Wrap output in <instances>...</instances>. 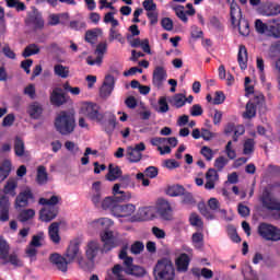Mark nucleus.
<instances>
[{
	"label": "nucleus",
	"mask_w": 280,
	"mask_h": 280,
	"mask_svg": "<svg viewBox=\"0 0 280 280\" xmlns=\"http://www.w3.org/2000/svg\"><path fill=\"white\" fill-rule=\"evenodd\" d=\"M66 257L67 258L58 253H54L50 254L49 261L57 268V270H60V272H67V270H69V264L80 257V240L70 242L66 252Z\"/></svg>",
	"instance_id": "f257e3e1"
},
{
	"label": "nucleus",
	"mask_w": 280,
	"mask_h": 280,
	"mask_svg": "<svg viewBox=\"0 0 280 280\" xmlns=\"http://www.w3.org/2000/svg\"><path fill=\"white\" fill-rule=\"evenodd\" d=\"M55 130L62 137H69L75 131V114L70 110H61L54 121Z\"/></svg>",
	"instance_id": "f03ea898"
},
{
	"label": "nucleus",
	"mask_w": 280,
	"mask_h": 280,
	"mask_svg": "<svg viewBox=\"0 0 280 280\" xmlns=\"http://www.w3.org/2000/svg\"><path fill=\"white\" fill-rule=\"evenodd\" d=\"M60 200H62V198L57 195L51 196L49 199L43 197L39 198L38 203L43 207H47L39 211V220L42 222H51V220L58 218L60 209L56 207V205H58Z\"/></svg>",
	"instance_id": "7ed1b4c3"
},
{
	"label": "nucleus",
	"mask_w": 280,
	"mask_h": 280,
	"mask_svg": "<svg viewBox=\"0 0 280 280\" xmlns=\"http://www.w3.org/2000/svg\"><path fill=\"white\" fill-rule=\"evenodd\" d=\"M121 187H124V184H115L113 187V197H106L102 201V209L104 211H110L113 215H115V209H117V205L119 202H126L127 200H130L132 198V195L130 192H126L120 190Z\"/></svg>",
	"instance_id": "20e7f679"
},
{
	"label": "nucleus",
	"mask_w": 280,
	"mask_h": 280,
	"mask_svg": "<svg viewBox=\"0 0 280 280\" xmlns=\"http://www.w3.org/2000/svg\"><path fill=\"white\" fill-rule=\"evenodd\" d=\"M153 277L155 280H174L176 279V269L174 262L168 258H161L153 268Z\"/></svg>",
	"instance_id": "39448f33"
},
{
	"label": "nucleus",
	"mask_w": 280,
	"mask_h": 280,
	"mask_svg": "<svg viewBox=\"0 0 280 280\" xmlns=\"http://www.w3.org/2000/svg\"><path fill=\"white\" fill-rule=\"evenodd\" d=\"M258 234L260 237H262V240H266L267 242L280 241V230L272 224L260 223L258 225Z\"/></svg>",
	"instance_id": "423d86ee"
},
{
	"label": "nucleus",
	"mask_w": 280,
	"mask_h": 280,
	"mask_svg": "<svg viewBox=\"0 0 280 280\" xmlns=\"http://www.w3.org/2000/svg\"><path fill=\"white\" fill-rule=\"evenodd\" d=\"M83 115L90 119V121H95L96 124H104V116L106 113L100 110V105L95 103H86L83 106Z\"/></svg>",
	"instance_id": "0eeeda50"
},
{
	"label": "nucleus",
	"mask_w": 280,
	"mask_h": 280,
	"mask_svg": "<svg viewBox=\"0 0 280 280\" xmlns=\"http://www.w3.org/2000/svg\"><path fill=\"white\" fill-rule=\"evenodd\" d=\"M83 115L90 119V121H95L96 124H104V116L106 113L100 110V105L95 103H86L83 106Z\"/></svg>",
	"instance_id": "6e6552de"
},
{
	"label": "nucleus",
	"mask_w": 280,
	"mask_h": 280,
	"mask_svg": "<svg viewBox=\"0 0 280 280\" xmlns=\"http://www.w3.org/2000/svg\"><path fill=\"white\" fill-rule=\"evenodd\" d=\"M25 25L27 27H32L34 32L43 30L45 27V20H43V14H40L37 9H33V11L30 12L25 19Z\"/></svg>",
	"instance_id": "1a4fd4ad"
},
{
	"label": "nucleus",
	"mask_w": 280,
	"mask_h": 280,
	"mask_svg": "<svg viewBox=\"0 0 280 280\" xmlns=\"http://www.w3.org/2000/svg\"><path fill=\"white\" fill-rule=\"evenodd\" d=\"M34 192L32 191V188H26L19 192V195L15 198L14 201V208L16 210L19 209H25L26 207H30V200L34 201Z\"/></svg>",
	"instance_id": "9d476101"
},
{
	"label": "nucleus",
	"mask_w": 280,
	"mask_h": 280,
	"mask_svg": "<svg viewBox=\"0 0 280 280\" xmlns=\"http://www.w3.org/2000/svg\"><path fill=\"white\" fill-rule=\"evenodd\" d=\"M156 209L160 218L162 220L170 221L174 217V209L167 199H159L156 203Z\"/></svg>",
	"instance_id": "9b49d317"
},
{
	"label": "nucleus",
	"mask_w": 280,
	"mask_h": 280,
	"mask_svg": "<svg viewBox=\"0 0 280 280\" xmlns=\"http://www.w3.org/2000/svg\"><path fill=\"white\" fill-rule=\"evenodd\" d=\"M167 80V70L163 66H156L152 74V84L155 89H161Z\"/></svg>",
	"instance_id": "f8f14e48"
},
{
	"label": "nucleus",
	"mask_w": 280,
	"mask_h": 280,
	"mask_svg": "<svg viewBox=\"0 0 280 280\" xmlns=\"http://www.w3.org/2000/svg\"><path fill=\"white\" fill-rule=\"evenodd\" d=\"M100 125L107 135H113L115 128H117V116L110 112H105L103 122H100Z\"/></svg>",
	"instance_id": "ddd939ff"
},
{
	"label": "nucleus",
	"mask_w": 280,
	"mask_h": 280,
	"mask_svg": "<svg viewBox=\"0 0 280 280\" xmlns=\"http://www.w3.org/2000/svg\"><path fill=\"white\" fill-rule=\"evenodd\" d=\"M113 91H115V77L107 74L100 89V95L103 100H106V97H110Z\"/></svg>",
	"instance_id": "4468645a"
},
{
	"label": "nucleus",
	"mask_w": 280,
	"mask_h": 280,
	"mask_svg": "<svg viewBox=\"0 0 280 280\" xmlns=\"http://www.w3.org/2000/svg\"><path fill=\"white\" fill-rule=\"evenodd\" d=\"M67 102H69V97L62 92V89L55 88L50 93V104L60 107L67 104Z\"/></svg>",
	"instance_id": "2eb2a0df"
},
{
	"label": "nucleus",
	"mask_w": 280,
	"mask_h": 280,
	"mask_svg": "<svg viewBox=\"0 0 280 280\" xmlns=\"http://www.w3.org/2000/svg\"><path fill=\"white\" fill-rule=\"evenodd\" d=\"M137 211V207L132 203L127 205H117L116 209L114 210L115 218H129Z\"/></svg>",
	"instance_id": "dca6fc26"
},
{
	"label": "nucleus",
	"mask_w": 280,
	"mask_h": 280,
	"mask_svg": "<svg viewBox=\"0 0 280 280\" xmlns=\"http://www.w3.org/2000/svg\"><path fill=\"white\" fill-rule=\"evenodd\" d=\"M189 264H191V258L186 253H182L175 259V266H176L177 272H187V270H189Z\"/></svg>",
	"instance_id": "f3484780"
},
{
	"label": "nucleus",
	"mask_w": 280,
	"mask_h": 280,
	"mask_svg": "<svg viewBox=\"0 0 280 280\" xmlns=\"http://www.w3.org/2000/svg\"><path fill=\"white\" fill-rule=\"evenodd\" d=\"M62 222H52L48 226V237L52 244H60V225Z\"/></svg>",
	"instance_id": "a211bd4d"
},
{
	"label": "nucleus",
	"mask_w": 280,
	"mask_h": 280,
	"mask_svg": "<svg viewBox=\"0 0 280 280\" xmlns=\"http://www.w3.org/2000/svg\"><path fill=\"white\" fill-rule=\"evenodd\" d=\"M125 272L126 275H130L131 277H137L138 279H141L145 277V275H148V271L145 270V268L139 265H135V261L131 262L130 266L125 267Z\"/></svg>",
	"instance_id": "6ab92c4d"
},
{
	"label": "nucleus",
	"mask_w": 280,
	"mask_h": 280,
	"mask_svg": "<svg viewBox=\"0 0 280 280\" xmlns=\"http://www.w3.org/2000/svg\"><path fill=\"white\" fill-rule=\"evenodd\" d=\"M97 255H100V243L95 241L89 242L85 249L86 259H89V261H95Z\"/></svg>",
	"instance_id": "aec40b11"
},
{
	"label": "nucleus",
	"mask_w": 280,
	"mask_h": 280,
	"mask_svg": "<svg viewBox=\"0 0 280 280\" xmlns=\"http://www.w3.org/2000/svg\"><path fill=\"white\" fill-rule=\"evenodd\" d=\"M230 16L232 25H237V22L242 20V8L233 0L230 4Z\"/></svg>",
	"instance_id": "412c9836"
},
{
	"label": "nucleus",
	"mask_w": 280,
	"mask_h": 280,
	"mask_svg": "<svg viewBox=\"0 0 280 280\" xmlns=\"http://www.w3.org/2000/svg\"><path fill=\"white\" fill-rule=\"evenodd\" d=\"M13 150L15 156H19V159H23V156H27V152L25 151V141L19 136L14 138V144Z\"/></svg>",
	"instance_id": "4be33fe9"
},
{
	"label": "nucleus",
	"mask_w": 280,
	"mask_h": 280,
	"mask_svg": "<svg viewBox=\"0 0 280 280\" xmlns=\"http://www.w3.org/2000/svg\"><path fill=\"white\" fill-rule=\"evenodd\" d=\"M124 172L119 166H114V164L108 165V172L105 176L106 180H109V183H115V180H118V178H121Z\"/></svg>",
	"instance_id": "5701e85b"
},
{
	"label": "nucleus",
	"mask_w": 280,
	"mask_h": 280,
	"mask_svg": "<svg viewBox=\"0 0 280 280\" xmlns=\"http://www.w3.org/2000/svg\"><path fill=\"white\" fill-rule=\"evenodd\" d=\"M237 62L240 65V68L244 71L248 67V50L246 49V46L241 45L238 48L237 54Z\"/></svg>",
	"instance_id": "b1692460"
},
{
	"label": "nucleus",
	"mask_w": 280,
	"mask_h": 280,
	"mask_svg": "<svg viewBox=\"0 0 280 280\" xmlns=\"http://www.w3.org/2000/svg\"><path fill=\"white\" fill-rule=\"evenodd\" d=\"M10 255V245L8 244V241L3 238V236H0V259H2L3 264H8V257Z\"/></svg>",
	"instance_id": "393cba45"
},
{
	"label": "nucleus",
	"mask_w": 280,
	"mask_h": 280,
	"mask_svg": "<svg viewBox=\"0 0 280 280\" xmlns=\"http://www.w3.org/2000/svg\"><path fill=\"white\" fill-rule=\"evenodd\" d=\"M10 172H12V162L4 160L0 165V183L10 176Z\"/></svg>",
	"instance_id": "a878e982"
},
{
	"label": "nucleus",
	"mask_w": 280,
	"mask_h": 280,
	"mask_svg": "<svg viewBox=\"0 0 280 280\" xmlns=\"http://www.w3.org/2000/svg\"><path fill=\"white\" fill-rule=\"evenodd\" d=\"M49 180V175L47 174V167L39 165L37 167L36 183L37 185H45Z\"/></svg>",
	"instance_id": "bb28decb"
},
{
	"label": "nucleus",
	"mask_w": 280,
	"mask_h": 280,
	"mask_svg": "<svg viewBox=\"0 0 280 280\" xmlns=\"http://www.w3.org/2000/svg\"><path fill=\"white\" fill-rule=\"evenodd\" d=\"M233 26L238 28L241 36H248L250 34V25L248 24V20L244 18L238 20L236 25Z\"/></svg>",
	"instance_id": "cd10ccee"
},
{
	"label": "nucleus",
	"mask_w": 280,
	"mask_h": 280,
	"mask_svg": "<svg viewBox=\"0 0 280 280\" xmlns=\"http://www.w3.org/2000/svg\"><path fill=\"white\" fill-rule=\"evenodd\" d=\"M191 242L192 246L197 250H202V248L205 247V234H202L201 232H195L191 236Z\"/></svg>",
	"instance_id": "c85d7f7f"
},
{
	"label": "nucleus",
	"mask_w": 280,
	"mask_h": 280,
	"mask_svg": "<svg viewBox=\"0 0 280 280\" xmlns=\"http://www.w3.org/2000/svg\"><path fill=\"white\" fill-rule=\"evenodd\" d=\"M28 115L31 119H40V115H43V106L38 103H33L28 107Z\"/></svg>",
	"instance_id": "c756f323"
},
{
	"label": "nucleus",
	"mask_w": 280,
	"mask_h": 280,
	"mask_svg": "<svg viewBox=\"0 0 280 280\" xmlns=\"http://www.w3.org/2000/svg\"><path fill=\"white\" fill-rule=\"evenodd\" d=\"M36 215V210L35 209H24L18 214V220L19 222H28V220H32Z\"/></svg>",
	"instance_id": "7c9ffc66"
},
{
	"label": "nucleus",
	"mask_w": 280,
	"mask_h": 280,
	"mask_svg": "<svg viewBox=\"0 0 280 280\" xmlns=\"http://www.w3.org/2000/svg\"><path fill=\"white\" fill-rule=\"evenodd\" d=\"M173 12H175L176 16L183 21V23H187L189 18H187V12H185V7L180 4H173L171 5Z\"/></svg>",
	"instance_id": "2f4dec72"
},
{
	"label": "nucleus",
	"mask_w": 280,
	"mask_h": 280,
	"mask_svg": "<svg viewBox=\"0 0 280 280\" xmlns=\"http://www.w3.org/2000/svg\"><path fill=\"white\" fill-rule=\"evenodd\" d=\"M185 190L186 189L183 187V185H173L167 187L166 194L171 198H176L178 196H183V194H185Z\"/></svg>",
	"instance_id": "473e14b6"
},
{
	"label": "nucleus",
	"mask_w": 280,
	"mask_h": 280,
	"mask_svg": "<svg viewBox=\"0 0 280 280\" xmlns=\"http://www.w3.org/2000/svg\"><path fill=\"white\" fill-rule=\"evenodd\" d=\"M113 40H117L118 43H120V45H124L126 43V38L124 37V35H121L119 30L115 27L109 28V43H113Z\"/></svg>",
	"instance_id": "72a5a7b5"
},
{
	"label": "nucleus",
	"mask_w": 280,
	"mask_h": 280,
	"mask_svg": "<svg viewBox=\"0 0 280 280\" xmlns=\"http://www.w3.org/2000/svg\"><path fill=\"white\" fill-rule=\"evenodd\" d=\"M243 117L244 119H253L254 117H257V107H255L253 102H247Z\"/></svg>",
	"instance_id": "f704fd0d"
},
{
	"label": "nucleus",
	"mask_w": 280,
	"mask_h": 280,
	"mask_svg": "<svg viewBox=\"0 0 280 280\" xmlns=\"http://www.w3.org/2000/svg\"><path fill=\"white\" fill-rule=\"evenodd\" d=\"M40 54V48L36 44H30L26 46L22 52L23 58H30V56H36Z\"/></svg>",
	"instance_id": "c9c22d12"
},
{
	"label": "nucleus",
	"mask_w": 280,
	"mask_h": 280,
	"mask_svg": "<svg viewBox=\"0 0 280 280\" xmlns=\"http://www.w3.org/2000/svg\"><path fill=\"white\" fill-rule=\"evenodd\" d=\"M16 187H19V183L14 179H9L4 185L3 191L9 196H16Z\"/></svg>",
	"instance_id": "e433bc0d"
},
{
	"label": "nucleus",
	"mask_w": 280,
	"mask_h": 280,
	"mask_svg": "<svg viewBox=\"0 0 280 280\" xmlns=\"http://www.w3.org/2000/svg\"><path fill=\"white\" fill-rule=\"evenodd\" d=\"M7 8H14L16 12H25L27 10V7L24 2L20 0H5Z\"/></svg>",
	"instance_id": "4c0bfd02"
},
{
	"label": "nucleus",
	"mask_w": 280,
	"mask_h": 280,
	"mask_svg": "<svg viewBox=\"0 0 280 280\" xmlns=\"http://www.w3.org/2000/svg\"><path fill=\"white\" fill-rule=\"evenodd\" d=\"M139 213L142 220H154V218H156L154 207H144L140 209Z\"/></svg>",
	"instance_id": "58836bf2"
},
{
	"label": "nucleus",
	"mask_w": 280,
	"mask_h": 280,
	"mask_svg": "<svg viewBox=\"0 0 280 280\" xmlns=\"http://www.w3.org/2000/svg\"><path fill=\"white\" fill-rule=\"evenodd\" d=\"M127 155L129 156V162L130 163H139V161H141L142 159V154L139 153V151L135 150L132 147H129L127 149Z\"/></svg>",
	"instance_id": "ea45409f"
},
{
	"label": "nucleus",
	"mask_w": 280,
	"mask_h": 280,
	"mask_svg": "<svg viewBox=\"0 0 280 280\" xmlns=\"http://www.w3.org/2000/svg\"><path fill=\"white\" fill-rule=\"evenodd\" d=\"M43 240H45V232L40 231L37 234L32 236L30 242V246H34L35 248H40L43 246Z\"/></svg>",
	"instance_id": "a19ab883"
},
{
	"label": "nucleus",
	"mask_w": 280,
	"mask_h": 280,
	"mask_svg": "<svg viewBox=\"0 0 280 280\" xmlns=\"http://www.w3.org/2000/svg\"><path fill=\"white\" fill-rule=\"evenodd\" d=\"M172 106L175 108H183L186 104L185 95L182 93L175 94L171 101Z\"/></svg>",
	"instance_id": "79ce46f5"
},
{
	"label": "nucleus",
	"mask_w": 280,
	"mask_h": 280,
	"mask_svg": "<svg viewBox=\"0 0 280 280\" xmlns=\"http://www.w3.org/2000/svg\"><path fill=\"white\" fill-rule=\"evenodd\" d=\"M54 71H55V75H58L59 78H63V79L69 78V67H65L58 63L54 67Z\"/></svg>",
	"instance_id": "37998d69"
},
{
	"label": "nucleus",
	"mask_w": 280,
	"mask_h": 280,
	"mask_svg": "<svg viewBox=\"0 0 280 280\" xmlns=\"http://www.w3.org/2000/svg\"><path fill=\"white\" fill-rule=\"evenodd\" d=\"M145 250V245L141 241H136L133 244H131L130 253L132 255H141Z\"/></svg>",
	"instance_id": "c03bdc74"
},
{
	"label": "nucleus",
	"mask_w": 280,
	"mask_h": 280,
	"mask_svg": "<svg viewBox=\"0 0 280 280\" xmlns=\"http://www.w3.org/2000/svg\"><path fill=\"white\" fill-rule=\"evenodd\" d=\"M96 224L98 229H102V231H108V229H110V226H113L115 222H113V220L108 218H102L96 221Z\"/></svg>",
	"instance_id": "a18cd8bd"
},
{
	"label": "nucleus",
	"mask_w": 280,
	"mask_h": 280,
	"mask_svg": "<svg viewBox=\"0 0 280 280\" xmlns=\"http://www.w3.org/2000/svg\"><path fill=\"white\" fill-rule=\"evenodd\" d=\"M127 250H128L127 247H122L119 253V259L124 260L125 268H126V266H130L135 261V258H132L131 256H128Z\"/></svg>",
	"instance_id": "49530a36"
},
{
	"label": "nucleus",
	"mask_w": 280,
	"mask_h": 280,
	"mask_svg": "<svg viewBox=\"0 0 280 280\" xmlns=\"http://www.w3.org/2000/svg\"><path fill=\"white\" fill-rule=\"evenodd\" d=\"M124 272H126V268L119 264L115 265L112 269V273L116 280H126L124 279Z\"/></svg>",
	"instance_id": "de8ad7c7"
},
{
	"label": "nucleus",
	"mask_w": 280,
	"mask_h": 280,
	"mask_svg": "<svg viewBox=\"0 0 280 280\" xmlns=\"http://www.w3.org/2000/svg\"><path fill=\"white\" fill-rule=\"evenodd\" d=\"M182 205H187L191 207V205H196V199L194 198V195L187 190H184V194H182Z\"/></svg>",
	"instance_id": "09e8293b"
},
{
	"label": "nucleus",
	"mask_w": 280,
	"mask_h": 280,
	"mask_svg": "<svg viewBox=\"0 0 280 280\" xmlns=\"http://www.w3.org/2000/svg\"><path fill=\"white\" fill-rule=\"evenodd\" d=\"M198 210L203 215V218H207V220H213L215 217L211 211H209V208H207V205L205 202L198 205Z\"/></svg>",
	"instance_id": "8fccbe9b"
},
{
	"label": "nucleus",
	"mask_w": 280,
	"mask_h": 280,
	"mask_svg": "<svg viewBox=\"0 0 280 280\" xmlns=\"http://www.w3.org/2000/svg\"><path fill=\"white\" fill-rule=\"evenodd\" d=\"M254 152H255V140L249 138L244 142L243 153L253 154Z\"/></svg>",
	"instance_id": "3c124183"
},
{
	"label": "nucleus",
	"mask_w": 280,
	"mask_h": 280,
	"mask_svg": "<svg viewBox=\"0 0 280 280\" xmlns=\"http://www.w3.org/2000/svg\"><path fill=\"white\" fill-rule=\"evenodd\" d=\"M226 165H229V160L222 155L217 158L214 161V167L218 170V172H222Z\"/></svg>",
	"instance_id": "603ef678"
},
{
	"label": "nucleus",
	"mask_w": 280,
	"mask_h": 280,
	"mask_svg": "<svg viewBox=\"0 0 280 280\" xmlns=\"http://www.w3.org/2000/svg\"><path fill=\"white\" fill-rule=\"evenodd\" d=\"M270 23H273V25L269 26V31L276 38H280V22L279 20H271Z\"/></svg>",
	"instance_id": "864d4df0"
},
{
	"label": "nucleus",
	"mask_w": 280,
	"mask_h": 280,
	"mask_svg": "<svg viewBox=\"0 0 280 280\" xmlns=\"http://www.w3.org/2000/svg\"><path fill=\"white\" fill-rule=\"evenodd\" d=\"M265 16H277L280 14V5L279 4H271L267 8L264 12Z\"/></svg>",
	"instance_id": "5fc2aeb1"
},
{
	"label": "nucleus",
	"mask_w": 280,
	"mask_h": 280,
	"mask_svg": "<svg viewBox=\"0 0 280 280\" xmlns=\"http://www.w3.org/2000/svg\"><path fill=\"white\" fill-rule=\"evenodd\" d=\"M7 261L9 264H11L12 266H15L16 268L23 267V261H21V259H19V256L16 254L9 255L7 258Z\"/></svg>",
	"instance_id": "6e6d98bb"
},
{
	"label": "nucleus",
	"mask_w": 280,
	"mask_h": 280,
	"mask_svg": "<svg viewBox=\"0 0 280 280\" xmlns=\"http://www.w3.org/2000/svg\"><path fill=\"white\" fill-rule=\"evenodd\" d=\"M189 223L191 224V226H202V219H200V215H198V213L192 212L189 217Z\"/></svg>",
	"instance_id": "4d7b16f0"
},
{
	"label": "nucleus",
	"mask_w": 280,
	"mask_h": 280,
	"mask_svg": "<svg viewBox=\"0 0 280 280\" xmlns=\"http://www.w3.org/2000/svg\"><path fill=\"white\" fill-rule=\"evenodd\" d=\"M144 176L147 178H156L159 176V168L156 166H148L144 170Z\"/></svg>",
	"instance_id": "13d9d810"
},
{
	"label": "nucleus",
	"mask_w": 280,
	"mask_h": 280,
	"mask_svg": "<svg viewBox=\"0 0 280 280\" xmlns=\"http://www.w3.org/2000/svg\"><path fill=\"white\" fill-rule=\"evenodd\" d=\"M161 26L166 32H172V30H174V21H172V19H170V18H163L161 20Z\"/></svg>",
	"instance_id": "bf43d9fd"
},
{
	"label": "nucleus",
	"mask_w": 280,
	"mask_h": 280,
	"mask_svg": "<svg viewBox=\"0 0 280 280\" xmlns=\"http://www.w3.org/2000/svg\"><path fill=\"white\" fill-rule=\"evenodd\" d=\"M95 40H97V32L90 30L85 32V43H90V45H94Z\"/></svg>",
	"instance_id": "052dcab7"
},
{
	"label": "nucleus",
	"mask_w": 280,
	"mask_h": 280,
	"mask_svg": "<svg viewBox=\"0 0 280 280\" xmlns=\"http://www.w3.org/2000/svg\"><path fill=\"white\" fill-rule=\"evenodd\" d=\"M159 106L158 113H167L170 110V105L167 104V98L165 96L160 97Z\"/></svg>",
	"instance_id": "680f3d73"
},
{
	"label": "nucleus",
	"mask_w": 280,
	"mask_h": 280,
	"mask_svg": "<svg viewBox=\"0 0 280 280\" xmlns=\"http://www.w3.org/2000/svg\"><path fill=\"white\" fill-rule=\"evenodd\" d=\"M113 248H117V241L115 238H109L108 241H104V253H109Z\"/></svg>",
	"instance_id": "e2e57ef3"
},
{
	"label": "nucleus",
	"mask_w": 280,
	"mask_h": 280,
	"mask_svg": "<svg viewBox=\"0 0 280 280\" xmlns=\"http://www.w3.org/2000/svg\"><path fill=\"white\" fill-rule=\"evenodd\" d=\"M255 30L258 34H266V32L268 31V25L264 23L261 20H256Z\"/></svg>",
	"instance_id": "0e129e2a"
},
{
	"label": "nucleus",
	"mask_w": 280,
	"mask_h": 280,
	"mask_svg": "<svg viewBox=\"0 0 280 280\" xmlns=\"http://www.w3.org/2000/svg\"><path fill=\"white\" fill-rule=\"evenodd\" d=\"M70 30H74L75 32H80V30H86V22L71 21Z\"/></svg>",
	"instance_id": "69168bd1"
},
{
	"label": "nucleus",
	"mask_w": 280,
	"mask_h": 280,
	"mask_svg": "<svg viewBox=\"0 0 280 280\" xmlns=\"http://www.w3.org/2000/svg\"><path fill=\"white\" fill-rule=\"evenodd\" d=\"M200 154L205 156L206 161H213V150L209 147H202Z\"/></svg>",
	"instance_id": "338daca9"
},
{
	"label": "nucleus",
	"mask_w": 280,
	"mask_h": 280,
	"mask_svg": "<svg viewBox=\"0 0 280 280\" xmlns=\"http://www.w3.org/2000/svg\"><path fill=\"white\" fill-rule=\"evenodd\" d=\"M142 5L147 12H156V3H154V0H144Z\"/></svg>",
	"instance_id": "774afa93"
}]
</instances>
